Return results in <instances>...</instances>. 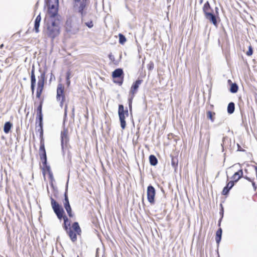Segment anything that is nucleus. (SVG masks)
I'll return each instance as SVG.
<instances>
[{"label": "nucleus", "instance_id": "8", "mask_svg": "<svg viewBox=\"0 0 257 257\" xmlns=\"http://www.w3.org/2000/svg\"><path fill=\"white\" fill-rule=\"evenodd\" d=\"M112 77L114 79L113 82L121 85L123 82L124 73L122 68L115 69L112 73Z\"/></svg>", "mask_w": 257, "mask_h": 257}, {"label": "nucleus", "instance_id": "61", "mask_svg": "<svg viewBox=\"0 0 257 257\" xmlns=\"http://www.w3.org/2000/svg\"><path fill=\"white\" fill-rule=\"evenodd\" d=\"M3 47H4V44H1L0 46V48L2 49Z\"/></svg>", "mask_w": 257, "mask_h": 257}, {"label": "nucleus", "instance_id": "13", "mask_svg": "<svg viewBox=\"0 0 257 257\" xmlns=\"http://www.w3.org/2000/svg\"><path fill=\"white\" fill-rule=\"evenodd\" d=\"M39 72L40 73V76H38V81L37 82V86L44 87L45 83L46 80L45 70H43L42 68H40Z\"/></svg>", "mask_w": 257, "mask_h": 257}, {"label": "nucleus", "instance_id": "16", "mask_svg": "<svg viewBox=\"0 0 257 257\" xmlns=\"http://www.w3.org/2000/svg\"><path fill=\"white\" fill-rule=\"evenodd\" d=\"M234 185L235 184H233V182L229 181L228 182L226 186L223 188L222 191V194L225 196L228 195L230 190L234 186Z\"/></svg>", "mask_w": 257, "mask_h": 257}, {"label": "nucleus", "instance_id": "19", "mask_svg": "<svg viewBox=\"0 0 257 257\" xmlns=\"http://www.w3.org/2000/svg\"><path fill=\"white\" fill-rule=\"evenodd\" d=\"M228 83L230 84L229 91L232 93H235L238 90V86L236 83H232L231 80H228Z\"/></svg>", "mask_w": 257, "mask_h": 257}, {"label": "nucleus", "instance_id": "12", "mask_svg": "<svg viewBox=\"0 0 257 257\" xmlns=\"http://www.w3.org/2000/svg\"><path fill=\"white\" fill-rule=\"evenodd\" d=\"M143 80L138 78L135 82H133L130 91V95H134L138 92L139 87L142 83Z\"/></svg>", "mask_w": 257, "mask_h": 257}, {"label": "nucleus", "instance_id": "49", "mask_svg": "<svg viewBox=\"0 0 257 257\" xmlns=\"http://www.w3.org/2000/svg\"><path fill=\"white\" fill-rule=\"evenodd\" d=\"M53 182H50V186H51V188L53 189V190H54V191H56V192H57V191H58V190H57V187H55V186H54Z\"/></svg>", "mask_w": 257, "mask_h": 257}, {"label": "nucleus", "instance_id": "31", "mask_svg": "<svg viewBox=\"0 0 257 257\" xmlns=\"http://www.w3.org/2000/svg\"><path fill=\"white\" fill-rule=\"evenodd\" d=\"M118 37L119 43L121 45H123L126 41V39L125 37L122 34L119 33L118 34Z\"/></svg>", "mask_w": 257, "mask_h": 257}, {"label": "nucleus", "instance_id": "14", "mask_svg": "<svg viewBox=\"0 0 257 257\" xmlns=\"http://www.w3.org/2000/svg\"><path fill=\"white\" fill-rule=\"evenodd\" d=\"M207 15L205 16L206 19L209 21L214 26L217 27L218 25L217 19L218 17L214 13H207Z\"/></svg>", "mask_w": 257, "mask_h": 257}, {"label": "nucleus", "instance_id": "45", "mask_svg": "<svg viewBox=\"0 0 257 257\" xmlns=\"http://www.w3.org/2000/svg\"><path fill=\"white\" fill-rule=\"evenodd\" d=\"M49 179H50V182H55V179L53 177V173L52 172H50L48 173Z\"/></svg>", "mask_w": 257, "mask_h": 257}, {"label": "nucleus", "instance_id": "29", "mask_svg": "<svg viewBox=\"0 0 257 257\" xmlns=\"http://www.w3.org/2000/svg\"><path fill=\"white\" fill-rule=\"evenodd\" d=\"M215 112L209 110L207 111V118L210 119L211 121V122H213L214 121V116L215 115Z\"/></svg>", "mask_w": 257, "mask_h": 257}, {"label": "nucleus", "instance_id": "3", "mask_svg": "<svg viewBox=\"0 0 257 257\" xmlns=\"http://www.w3.org/2000/svg\"><path fill=\"white\" fill-rule=\"evenodd\" d=\"M67 120V106L64 109V118L63 121V130L60 134L61 147L63 156L65 154V150L71 148L69 144L70 137L69 136L68 128L65 126V122Z\"/></svg>", "mask_w": 257, "mask_h": 257}, {"label": "nucleus", "instance_id": "15", "mask_svg": "<svg viewBox=\"0 0 257 257\" xmlns=\"http://www.w3.org/2000/svg\"><path fill=\"white\" fill-rule=\"evenodd\" d=\"M243 177V170L242 169H239L238 171L235 172L231 177L232 180L230 182H233V184L237 182L238 181Z\"/></svg>", "mask_w": 257, "mask_h": 257}, {"label": "nucleus", "instance_id": "55", "mask_svg": "<svg viewBox=\"0 0 257 257\" xmlns=\"http://www.w3.org/2000/svg\"><path fill=\"white\" fill-rule=\"evenodd\" d=\"M76 233V235L78 234V235H80L81 232V228H79L78 230H77L76 231H75V232Z\"/></svg>", "mask_w": 257, "mask_h": 257}, {"label": "nucleus", "instance_id": "18", "mask_svg": "<svg viewBox=\"0 0 257 257\" xmlns=\"http://www.w3.org/2000/svg\"><path fill=\"white\" fill-rule=\"evenodd\" d=\"M41 21V14L40 13L36 17L34 22V30L36 32V33H38L39 32V27L40 22Z\"/></svg>", "mask_w": 257, "mask_h": 257}, {"label": "nucleus", "instance_id": "51", "mask_svg": "<svg viewBox=\"0 0 257 257\" xmlns=\"http://www.w3.org/2000/svg\"><path fill=\"white\" fill-rule=\"evenodd\" d=\"M108 57L109 58V59L111 61H114L115 60V58H114V56L111 53H110L109 55H108Z\"/></svg>", "mask_w": 257, "mask_h": 257}, {"label": "nucleus", "instance_id": "28", "mask_svg": "<svg viewBox=\"0 0 257 257\" xmlns=\"http://www.w3.org/2000/svg\"><path fill=\"white\" fill-rule=\"evenodd\" d=\"M44 87L37 86L36 90V98L40 99L42 93L43 92Z\"/></svg>", "mask_w": 257, "mask_h": 257}, {"label": "nucleus", "instance_id": "22", "mask_svg": "<svg viewBox=\"0 0 257 257\" xmlns=\"http://www.w3.org/2000/svg\"><path fill=\"white\" fill-rule=\"evenodd\" d=\"M171 157V165L172 167L176 171L178 165V157L176 156H173L172 155L170 156Z\"/></svg>", "mask_w": 257, "mask_h": 257}, {"label": "nucleus", "instance_id": "38", "mask_svg": "<svg viewBox=\"0 0 257 257\" xmlns=\"http://www.w3.org/2000/svg\"><path fill=\"white\" fill-rule=\"evenodd\" d=\"M72 227L74 231H76L80 228L78 222H74L72 223Z\"/></svg>", "mask_w": 257, "mask_h": 257}, {"label": "nucleus", "instance_id": "62", "mask_svg": "<svg viewBox=\"0 0 257 257\" xmlns=\"http://www.w3.org/2000/svg\"><path fill=\"white\" fill-rule=\"evenodd\" d=\"M209 140H210V137H208V138H207V142H208V143H209Z\"/></svg>", "mask_w": 257, "mask_h": 257}, {"label": "nucleus", "instance_id": "36", "mask_svg": "<svg viewBox=\"0 0 257 257\" xmlns=\"http://www.w3.org/2000/svg\"><path fill=\"white\" fill-rule=\"evenodd\" d=\"M40 159L42 160V163L43 164V166L44 167L45 166L48 165L47 164V155L44 156L43 155V156L40 157Z\"/></svg>", "mask_w": 257, "mask_h": 257}, {"label": "nucleus", "instance_id": "1", "mask_svg": "<svg viewBox=\"0 0 257 257\" xmlns=\"http://www.w3.org/2000/svg\"><path fill=\"white\" fill-rule=\"evenodd\" d=\"M51 200V204L54 212L55 213L57 218L59 220L63 219L64 223L63 224V227L64 229L67 231L69 229L70 226V221L66 215L65 211L63 207L58 203L52 196L50 197Z\"/></svg>", "mask_w": 257, "mask_h": 257}, {"label": "nucleus", "instance_id": "9", "mask_svg": "<svg viewBox=\"0 0 257 257\" xmlns=\"http://www.w3.org/2000/svg\"><path fill=\"white\" fill-rule=\"evenodd\" d=\"M65 99L64 87L61 83H59L57 87L56 99L58 101H60L61 106H62Z\"/></svg>", "mask_w": 257, "mask_h": 257}, {"label": "nucleus", "instance_id": "39", "mask_svg": "<svg viewBox=\"0 0 257 257\" xmlns=\"http://www.w3.org/2000/svg\"><path fill=\"white\" fill-rule=\"evenodd\" d=\"M81 17V22L80 23H82L83 22L84 20V17L86 15V12L85 11H82V12H78Z\"/></svg>", "mask_w": 257, "mask_h": 257}, {"label": "nucleus", "instance_id": "57", "mask_svg": "<svg viewBox=\"0 0 257 257\" xmlns=\"http://www.w3.org/2000/svg\"><path fill=\"white\" fill-rule=\"evenodd\" d=\"M222 218H220L219 219V220H218V224H217L218 226H220V225H221V221H222Z\"/></svg>", "mask_w": 257, "mask_h": 257}, {"label": "nucleus", "instance_id": "2", "mask_svg": "<svg viewBox=\"0 0 257 257\" xmlns=\"http://www.w3.org/2000/svg\"><path fill=\"white\" fill-rule=\"evenodd\" d=\"M61 20L56 19L46 22L45 20L44 28L48 37L53 40L60 33Z\"/></svg>", "mask_w": 257, "mask_h": 257}, {"label": "nucleus", "instance_id": "58", "mask_svg": "<svg viewBox=\"0 0 257 257\" xmlns=\"http://www.w3.org/2000/svg\"><path fill=\"white\" fill-rule=\"evenodd\" d=\"M74 107H73L72 109V115L73 116H74Z\"/></svg>", "mask_w": 257, "mask_h": 257}, {"label": "nucleus", "instance_id": "60", "mask_svg": "<svg viewBox=\"0 0 257 257\" xmlns=\"http://www.w3.org/2000/svg\"><path fill=\"white\" fill-rule=\"evenodd\" d=\"M75 3H79L81 0H73Z\"/></svg>", "mask_w": 257, "mask_h": 257}, {"label": "nucleus", "instance_id": "30", "mask_svg": "<svg viewBox=\"0 0 257 257\" xmlns=\"http://www.w3.org/2000/svg\"><path fill=\"white\" fill-rule=\"evenodd\" d=\"M134 96V95H130V96L128 98L129 111L131 114H132V102Z\"/></svg>", "mask_w": 257, "mask_h": 257}, {"label": "nucleus", "instance_id": "63", "mask_svg": "<svg viewBox=\"0 0 257 257\" xmlns=\"http://www.w3.org/2000/svg\"><path fill=\"white\" fill-rule=\"evenodd\" d=\"M203 3V0H200L199 1V3L200 4H202Z\"/></svg>", "mask_w": 257, "mask_h": 257}, {"label": "nucleus", "instance_id": "4", "mask_svg": "<svg viewBox=\"0 0 257 257\" xmlns=\"http://www.w3.org/2000/svg\"><path fill=\"white\" fill-rule=\"evenodd\" d=\"M80 23L79 18L75 16L68 18L65 25L66 32L71 35L76 34L80 30Z\"/></svg>", "mask_w": 257, "mask_h": 257}, {"label": "nucleus", "instance_id": "26", "mask_svg": "<svg viewBox=\"0 0 257 257\" xmlns=\"http://www.w3.org/2000/svg\"><path fill=\"white\" fill-rule=\"evenodd\" d=\"M80 2V5L77 9L78 12H82V11H85L86 7V0H82Z\"/></svg>", "mask_w": 257, "mask_h": 257}, {"label": "nucleus", "instance_id": "23", "mask_svg": "<svg viewBox=\"0 0 257 257\" xmlns=\"http://www.w3.org/2000/svg\"><path fill=\"white\" fill-rule=\"evenodd\" d=\"M67 233L68 234L70 239L72 242H75L77 240V235L76 233L74 232L71 229L66 231Z\"/></svg>", "mask_w": 257, "mask_h": 257}, {"label": "nucleus", "instance_id": "59", "mask_svg": "<svg viewBox=\"0 0 257 257\" xmlns=\"http://www.w3.org/2000/svg\"><path fill=\"white\" fill-rule=\"evenodd\" d=\"M38 5H39V2H37V3L36 4L35 6L36 9L38 8Z\"/></svg>", "mask_w": 257, "mask_h": 257}, {"label": "nucleus", "instance_id": "5", "mask_svg": "<svg viewBox=\"0 0 257 257\" xmlns=\"http://www.w3.org/2000/svg\"><path fill=\"white\" fill-rule=\"evenodd\" d=\"M118 115L120 121V127L124 130L126 127L125 117H128L129 115L128 110L127 107L124 109L123 104H118Z\"/></svg>", "mask_w": 257, "mask_h": 257}, {"label": "nucleus", "instance_id": "50", "mask_svg": "<svg viewBox=\"0 0 257 257\" xmlns=\"http://www.w3.org/2000/svg\"><path fill=\"white\" fill-rule=\"evenodd\" d=\"M68 150V152H67V158H68V159L69 160V161H71V158H72V156H71V154L70 152V151L69 150V149H67Z\"/></svg>", "mask_w": 257, "mask_h": 257}, {"label": "nucleus", "instance_id": "25", "mask_svg": "<svg viewBox=\"0 0 257 257\" xmlns=\"http://www.w3.org/2000/svg\"><path fill=\"white\" fill-rule=\"evenodd\" d=\"M235 110V104L233 102H230L227 105V112L228 114H232L234 112Z\"/></svg>", "mask_w": 257, "mask_h": 257}, {"label": "nucleus", "instance_id": "33", "mask_svg": "<svg viewBox=\"0 0 257 257\" xmlns=\"http://www.w3.org/2000/svg\"><path fill=\"white\" fill-rule=\"evenodd\" d=\"M45 4H52L59 6V0H45Z\"/></svg>", "mask_w": 257, "mask_h": 257}, {"label": "nucleus", "instance_id": "48", "mask_svg": "<svg viewBox=\"0 0 257 257\" xmlns=\"http://www.w3.org/2000/svg\"><path fill=\"white\" fill-rule=\"evenodd\" d=\"M242 178H243L244 179H245V180H247L249 182H251L253 181V179H254V178H251L250 177H248V176H243V177Z\"/></svg>", "mask_w": 257, "mask_h": 257}, {"label": "nucleus", "instance_id": "35", "mask_svg": "<svg viewBox=\"0 0 257 257\" xmlns=\"http://www.w3.org/2000/svg\"><path fill=\"white\" fill-rule=\"evenodd\" d=\"M71 73L70 70L67 71L66 73V84L67 86H69L70 84V76H71Z\"/></svg>", "mask_w": 257, "mask_h": 257}, {"label": "nucleus", "instance_id": "43", "mask_svg": "<svg viewBox=\"0 0 257 257\" xmlns=\"http://www.w3.org/2000/svg\"><path fill=\"white\" fill-rule=\"evenodd\" d=\"M154 64L153 62L150 61L149 63L147 65V68L149 70L151 71L154 69Z\"/></svg>", "mask_w": 257, "mask_h": 257}, {"label": "nucleus", "instance_id": "53", "mask_svg": "<svg viewBox=\"0 0 257 257\" xmlns=\"http://www.w3.org/2000/svg\"><path fill=\"white\" fill-rule=\"evenodd\" d=\"M215 13H214L216 15H217L218 19H219V18L218 17V15H219V12H218V11H219V9L218 8V7H216L215 8Z\"/></svg>", "mask_w": 257, "mask_h": 257}, {"label": "nucleus", "instance_id": "32", "mask_svg": "<svg viewBox=\"0 0 257 257\" xmlns=\"http://www.w3.org/2000/svg\"><path fill=\"white\" fill-rule=\"evenodd\" d=\"M38 126H39V128L37 129V131L40 134V140H44L43 138V125H38Z\"/></svg>", "mask_w": 257, "mask_h": 257}, {"label": "nucleus", "instance_id": "41", "mask_svg": "<svg viewBox=\"0 0 257 257\" xmlns=\"http://www.w3.org/2000/svg\"><path fill=\"white\" fill-rule=\"evenodd\" d=\"M84 25L89 28H92L93 27V23L92 20L85 22Z\"/></svg>", "mask_w": 257, "mask_h": 257}, {"label": "nucleus", "instance_id": "56", "mask_svg": "<svg viewBox=\"0 0 257 257\" xmlns=\"http://www.w3.org/2000/svg\"><path fill=\"white\" fill-rule=\"evenodd\" d=\"M35 65H34V64H33L32 66V69H31V72L35 73Z\"/></svg>", "mask_w": 257, "mask_h": 257}, {"label": "nucleus", "instance_id": "27", "mask_svg": "<svg viewBox=\"0 0 257 257\" xmlns=\"http://www.w3.org/2000/svg\"><path fill=\"white\" fill-rule=\"evenodd\" d=\"M149 162L151 165L155 166L158 164V159L154 155H151L149 156Z\"/></svg>", "mask_w": 257, "mask_h": 257}, {"label": "nucleus", "instance_id": "64", "mask_svg": "<svg viewBox=\"0 0 257 257\" xmlns=\"http://www.w3.org/2000/svg\"><path fill=\"white\" fill-rule=\"evenodd\" d=\"M244 171L247 173V170L246 169H245Z\"/></svg>", "mask_w": 257, "mask_h": 257}, {"label": "nucleus", "instance_id": "10", "mask_svg": "<svg viewBox=\"0 0 257 257\" xmlns=\"http://www.w3.org/2000/svg\"><path fill=\"white\" fill-rule=\"evenodd\" d=\"M43 99L40 100L39 105L37 108V115L36 118V123H38V125H43V115L42 113V105Z\"/></svg>", "mask_w": 257, "mask_h": 257}, {"label": "nucleus", "instance_id": "37", "mask_svg": "<svg viewBox=\"0 0 257 257\" xmlns=\"http://www.w3.org/2000/svg\"><path fill=\"white\" fill-rule=\"evenodd\" d=\"M31 83H36V78L35 73L31 72Z\"/></svg>", "mask_w": 257, "mask_h": 257}, {"label": "nucleus", "instance_id": "47", "mask_svg": "<svg viewBox=\"0 0 257 257\" xmlns=\"http://www.w3.org/2000/svg\"><path fill=\"white\" fill-rule=\"evenodd\" d=\"M251 183L253 187V190L256 191L257 189V185L254 181V179H253V181L251 182Z\"/></svg>", "mask_w": 257, "mask_h": 257}, {"label": "nucleus", "instance_id": "40", "mask_svg": "<svg viewBox=\"0 0 257 257\" xmlns=\"http://www.w3.org/2000/svg\"><path fill=\"white\" fill-rule=\"evenodd\" d=\"M253 54V49L251 45L248 47V51L246 52V54L248 56L252 55Z\"/></svg>", "mask_w": 257, "mask_h": 257}, {"label": "nucleus", "instance_id": "20", "mask_svg": "<svg viewBox=\"0 0 257 257\" xmlns=\"http://www.w3.org/2000/svg\"><path fill=\"white\" fill-rule=\"evenodd\" d=\"M39 155H40V157L43 156V155H44V156L47 155L45 148L44 140H40Z\"/></svg>", "mask_w": 257, "mask_h": 257}, {"label": "nucleus", "instance_id": "42", "mask_svg": "<svg viewBox=\"0 0 257 257\" xmlns=\"http://www.w3.org/2000/svg\"><path fill=\"white\" fill-rule=\"evenodd\" d=\"M219 214L220 215V218H223L224 215V208L221 203L220 204Z\"/></svg>", "mask_w": 257, "mask_h": 257}, {"label": "nucleus", "instance_id": "6", "mask_svg": "<svg viewBox=\"0 0 257 257\" xmlns=\"http://www.w3.org/2000/svg\"><path fill=\"white\" fill-rule=\"evenodd\" d=\"M68 180L67 181L66 186L65 192L64 194V199L63 200V206L66 210L68 215L69 217H73L74 216V213H73L70 204L68 195Z\"/></svg>", "mask_w": 257, "mask_h": 257}, {"label": "nucleus", "instance_id": "52", "mask_svg": "<svg viewBox=\"0 0 257 257\" xmlns=\"http://www.w3.org/2000/svg\"><path fill=\"white\" fill-rule=\"evenodd\" d=\"M237 151L240 152L245 151V150L243 149L238 144H237Z\"/></svg>", "mask_w": 257, "mask_h": 257}, {"label": "nucleus", "instance_id": "17", "mask_svg": "<svg viewBox=\"0 0 257 257\" xmlns=\"http://www.w3.org/2000/svg\"><path fill=\"white\" fill-rule=\"evenodd\" d=\"M203 12L204 14V16L207 15V13H213V10L210 6V5L208 1H207L203 7Z\"/></svg>", "mask_w": 257, "mask_h": 257}, {"label": "nucleus", "instance_id": "21", "mask_svg": "<svg viewBox=\"0 0 257 257\" xmlns=\"http://www.w3.org/2000/svg\"><path fill=\"white\" fill-rule=\"evenodd\" d=\"M222 230L221 228L219 227L216 232L215 235V240L216 242V243L218 245L221 241V238H222Z\"/></svg>", "mask_w": 257, "mask_h": 257}, {"label": "nucleus", "instance_id": "46", "mask_svg": "<svg viewBox=\"0 0 257 257\" xmlns=\"http://www.w3.org/2000/svg\"><path fill=\"white\" fill-rule=\"evenodd\" d=\"M228 139V137H224L223 138H222V143H221V147H222V151L223 152L224 151V143H225V141L226 140H227Z\"/></svg>", "mask_w": 257, "mask_h": 257}, {"label": "nucleus", "instance_id": "11", "mask_svg": "<svg viewBox=\"0 0 257 257\" xmlns=\"http://www.w3.org/2000/svg\"><path fill=\"white\" fill-rule=\"evenodd\" d=\"M147 199L151 204H154L155 203V197L156 195L155 188L152 185H149L147 190Z\"/></svg>", "mask_w": 257, "mask_h": 257}, {"label": "nucleus", "instance_id": "24", "mask_svg": "<svg viewBox=\"0 0 257 257\" xmlns=\"http://www.w3.org/2000/svg\"><path fill=\"white\" fill-rule=\"evenodd\" d=\"M13 126V124L10 121H7L5 122L4 126V132L6 134H8Z\"/></svg>", "mask_w": 257, "mask_h": 257}, {"label": "nucleus", "instance_id": "54", "mask_svg": "<svg viewBox=\"0 0 257 257\" xmlns=\"http://www.w3.org/2000/svg\"><path fill=\"white\" fill-rule=\"evenodd\" d=\"M53 79L54 80H55V77L53 75V74L51 72V75H50V81H51Z\"/></svg>", "mask_w": 257, "mask_h": 257}, {"label": "nucleus", "instance_id": "34", "mask_svg": "<svg viewBox=\"0 0 257 257\" xmlns=\"http://www.w3.org/2000/svg\"><path fill=\"white\" fill-rule=\"evenodd\" d=\"M42 174L44 176H45L46 172L47 171L48 173H49L50 172H52L51 170L50 166L49 165L43 166L42 168Z\"/></svg>", "mask_w": 257, "mask_h": 257}, {"label": "nucleus", "instance_id": "44", "mask_svg": "<svg viewBox=\"0 0 257 257\" xmlns=\"http://www.w3.org/2000/svg\"><path fill=\"white\" fill-rule=\"evenodd\" d=\"M36 83H31V90L32 91V96H33L34 94V92H35V88H36Z\"/></svg>", "mask_w": 257, "mask_h": 257}, {"label": "nucleus", "instance_id": "7", "mask_svg": "<svg viewBox=\"0 0 257 257\" xmlns=\"http://www.w3.org/2000/svg\"><path fill=\"white\" fill-rule=\"evenodd\" d=\"M46 6L48 7L47 12L50 16V20H61V16L58 15L59 6H56L52 4H45V7Z\"/></svg>", "mask_w": 257, "mask_h": 257}]
</instances>
